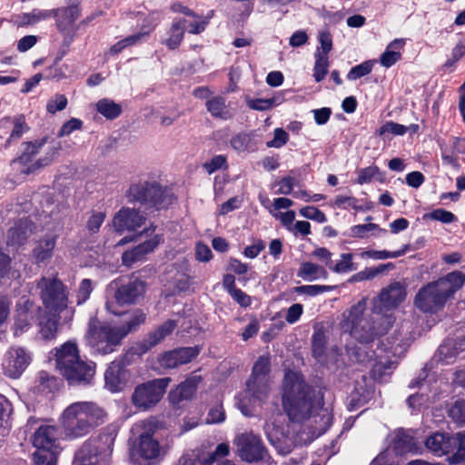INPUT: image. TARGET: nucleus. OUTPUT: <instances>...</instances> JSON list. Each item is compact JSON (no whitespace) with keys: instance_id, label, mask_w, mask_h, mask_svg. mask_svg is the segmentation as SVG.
<instances>
[{"instance_id":"69168bd1","label":"nucleus","mask_w":465,"mask_h":465,"mask_svg":"<svg viewBox=\"0 0 465 465\" xmlns=\"http://www.w3.org/2000/svg\"><path fill=\"white\" fill-rule=\"evenodd\" d=\"M289 135L282 128H276L274 130V137L273 140L267 143L268 147L280 148L286 144L288 142Z\"/></svg>"},{"instance_id":"473e14b6","label":"nucleus","mask_w":465,"mask_h":465,"mask_svg":"<svg viewBox=\"0 0 465 465\" xmlns=\"http://www.w3.org/2000/svg\"><path fill=\"white\" fill-rule=\"evenodd\" d=\"M55 242V237L51 235L45 236L37 242L33 251V255L37 263L45 262L51 259Z\"/></svg>"},{"instance_id":"4468645a","label":"nucleus","mask_w":465,"mask_h":465,"mask_svg":"<svg viewBox=\"0 0 465 465\" xmlns=\"http://www.w3.org/2000/svg\"><path fill=\"white\" fill-rule=\"evenodd\" d=\"M45 143V139L23 143L24 148L21 155L14 161V163L26 166L22 170L23 173H32L41 168L48 166L54 162L58 152V149L54 146L50 147L43 157L32 163L34 157L40 152Z\"/></svg>"},{"instance_id":"de8ad7c7","label":"nucleus","mask_w":465,"mask_h":465,"mask_svg":"<svg viewBox=\"0 0 465 465\" xmlns=\"http://www.w3.org/2000/svg\"><path fill=\"white\" fill-rule=\"evenodd\" d=\"M271 370V361L269 356H260L252 367L250 378H268Z\"/></svg>"},{"instance_id":"f03ea898","label":"nucleus","mask_w":465,"mask_h":465,"mask_svg":"<svg viewBox=\"0 0 465 465\" xmlns=\"http://www.w3.org/2000/svg\"><path fill=\"white\" fill-rule=\"evenodd\" d=\"M145 320L146 314L139 309L128 313L120 325L100 322L93 318L88 324V344L100 354L111 353L129 333L138 330Z\"/></svg>"},{"instance_id":"0e129e2a","label":"nucleus","mask_w":465,"mask_h":465,"mask_svg":"<svg viewBox=\"0 0 465 465\" xmlns=\"http://www.w3.org/2000/svg\"><path fill=\"white\" fill-rule=\"evenodd\" d=\"M226 165V157L223 155H216L213 157L210 161L205 162L203 163V168L206 172L211 174L219 169L224 167Z\"/></svg>"},{"instance_id":"f704fd0d","label":"nucleus","mask_w":465,"mask_h":465,"mask_svg":"<svg viewBox=\"0 0 465 465\" xmlns=\"http://www.w3.org/2000/svg\"><path fill=\"white\" fill-rule=\"evenodd\" d=\"M144 28L145 27H143L142 30L137 34L129 35L124 39L118 41L116 44L112 45L110 48V53L116 54L128 46H132L144 41L154 29V26L147 27L146 30Z\"/></svg>"},{"instance_id":"aec40b11","label":"nucleus","mask_w":465,"mask_h":465,"mask_svg":"<svg viewBox=\"0 0 465 465\" xmlns=\"http://www.w3.org/2000/svg\"><path fill=\"white\" fill-rule=\"evenodd\" d=\"M163 242V235L159 233L151 234L150 238L137 246L124 252L122 255V263L126 267H132L134 263L142 262L146 255Z\"/></svg>"},{"instance_id":"f3484780","label":"nucleus","mask_w":465,"mask_h":465,"mask_svg":"<svg viewBox=\"0 0 465 465\" xmlns=\"http://www.w3.org/2000/svg\"><path fill=\"white\" fill-rule=\"evenodd\" d=\"M406 297V291L400 282H393L387 288L383 289L379 297L374 301V314L377 318H384V315H391L388 313L391 310L396 308Z\"/></svg>"},{"instance_id":"bb28decb","label":"nucleus","mask_w":465,"mask_h":465,"mask_svg":"<svg viewBox=\"0 0 465 465\" xmlns=\"http://www.w3.org/2000/svg\"><path fill=\"white\" fill-rule=\"evenodd\" d=\"M81 9L78 5L54 9V17H56V25L59 30L64 31L78 19Z\"/></svg>"},{"instance_id":"338daca9","label":"nucleus","mask_w":465,"mask_h":465,"mask_svg":"<svg viewBox=\"0 0 465 465\" xmlns=\"http://www.w3.org/2000/svg\"><path fill=\"white\" fill-rule=\"evenodd\" d=\"M319 41L322 50L318 51L316 54H325V55H328L329 52L332 48V38L331 33L329 31H321L319 34Z\"/></svg>"},{"instance_id":"1a4fd4ad","label":"nucleus","mask_w":465,"mask_h":465,"mask_svg":"<svg viewBox=\"0 0 465 465\" xmlns=\"http://www.w3.org/2000/svg\"><path fill=\"white\" fill-rule=\"evenodd\" d=\"M426 447L438 456L452 453L450 463H460L465 460V432L455 435L436 432L425 441Z\"/></svg>"},{"instance_id":"72a5a7b5","label":"nucleus","mask_w":465,"mask_h":465,"mask_svg":"<svg viewBox=\"0 0 465 465\" xmlns=\"http://www.w3.org/2000/svg\"><path fill=\"white\" fill-rule=\"evenodd\" d=\"M185 29L183 26L181 19H174L167 31V36L161 42L166 45L168 49L174 50L178 48L183 42Z\"/></svg>"},{"instance_id":"09e8293b","label":"nucleus","mask_w":465,"mask_h":465,"mask_svg":"<svg viewBox=\"0 0 465 465\" xmlns=\"http://www.w3.org/2000/svg\"><path fill=\"white\" fill-rule=\"evenodd\" d=\"M395 369V362L385 360H380L372 366V376L375 380H382L386 375H390Z\"/></svg>"},{"instance_id":"680f3d73","label":"nucleus","mask_w":465,"mask_h":465,"mask_svg":"<svg viewBox=\"0 0 465 465\" xmlns=\"http://www.w3.org/2000/svg\"><path fill=\"white\" fill-rule=\"evenodd\" d=\"M28 126L25 124V117L20 115L14 119V128L10 134L8 143L10 140L19 139L25 133L28 131Z\"/></svg>"},{"instance_id":"8fccbe9b","label":"nucleus","mask_w":465,"mask_h":465,"mask_svg":"<svg viewBox=\"0 0 465 465\" xmlns=\"http://www.w3.org/2000/svg\"><path fill=\"white\" fill-rule=\"evenodd\" d=\"M374 61H366L353 66L347 74V78L350 81H355L362 76L369 74L373 67Z\"/></svg>"},{"instance_id":"37998d69","label":"nucleus","mask_w":465,"mask_h":465,"mask_svg":"<svg viewBox=\"0 0 465 465\" xmlns=\"http://www.w3.org/2000/svg\"><path fill=\"white\" fill-rule=\"evenodd\" d=\"M408 249L409 245L406 244L402 247V249L394 252L370 250L362 252L361 256L371 258L374 260L393 259L404 255Z\"/></svg>"},{"instance_id":"a211bd4d","label":"nucleus","mask_w":465,"mask_h":465,"mask_svg":"<svg viewBox=\"0 0 465 465\" xmlns=\"http://www.w3.org/2000/svg\"><path fill=\"white\" fill-rule=\"evenodd\" d=\"M110 290L114 291V298L120 305L136 303L144 294L146 284L139 279H132L125 283L120 284L114 281L109 285Z\"/></svg>"},{"instance_id":"c756f323","label":"nucleus","mask_w":465,"mask_h":465,"mask_svg":"<svg viewBox=\"0 0 465 465\" xmlns=\"http://www.w3.org/2000/svg\"><path fill=\"white\" fill-rule=\"evenodd\" d=\"M201 381L202 377L200 375H191L183 382L180 383L171 395L179 401L190 400L194 396Z\"/></svg>"},{"instance_id":"2eb2a0df","label":"nucleus","mask_w":465,"mask_h":465,"mask_svg":"<svg viewBox=\"0 0 465 465\" xmlns=\"http://www.w3.org/2000/svg\"><path fill=\"white\" fill-rule=\"evenodd\" d=\"M130 193L135 201L157 209L168 206L173 200L170 190L163 188L156 183L135 184L130 188Z\"/></svg>"},{"instance_id":"49530a36","label":"nucleus","mask_w":465,"mask_h":465,"mask_svg":"<svg viewBox=\"0 0 465 465\" xmlns=\"http://www.w3.org/2000/svg\"><path fill=\"white\" fill-rule=\"evenodd\" d=\"M315 64L313 69V76L316 82H321L324 79L328 73L329 57L325 54H315Z\"/></svg>"},{"instance_id":"c9c22d12","label":"nucleus","mask_w":465,"mask_h":465,"mask_svg":"<svg viewBox=\"0 0 465 465\" xmlns=\"http://www.w3.org/2000/svg\"><path fill=\"white\" fill-rule=\"evenodd\" d=\"M392 444L398 454L413 452L418 449L414 438L404 430L396 431Z\"/></svg>"},{"instance_id":"412c9836","label":"nucleus","mask_w":465,"mask_h":465,"mask_svg":"<svg viewBox=\"0 0 465 465\" xmlns=\"http://www.w3.org/2000/svg\"><path fill=\"white\" fill-rule=\"evenodd\" d=\"M198 354L199 350L196 347H182L160 355L158 363L164 370L174 369L192 361Z\"/></svg>"},{"instance_id":"6e6d98bb","label":"nucleus","mask_w":465,"mask_h":465,"mask_svg":"<svg viewBox=\"0 0 465 465\" xmlns=\"http://www.w3.org/2000/svg\"><path fill=\"white\" fill-rule=\"evenodd\" d=\"M300 214L307 219L323 223L327 221L326 215L314 206H305L300 210Z\"/></svg>"},{"instance_id":"c85d7f7f","label":"nucleus","mask_w":465,"mask_h":465,"mask_svg":"<svg viewBox=\"0 0 465 465\" xmlns=\"http://www.w3.org/2000/svg\"><path fill=\"white\" fill-rule=\"evenodd\" d=\"M206 109L214 118L222 120H230L233 116V112L226 104L223 96H213L207 100Z\"/></svg>"},{"instance_id":"6e6552de","label":"nucleus","mask_w":465,"mask_h":465,"mask_svg":"<svg viewBox=\"0 0 465 465\" xmlns=\"http://www.w3.org/2000/svg\"><path fill=\"white\" fill-rule=\"evenodd\" d=\"M35 465H56L59 454L58 430L52 425H43L33 435Z\"/></svg>"},{"instance_id":"603ef678","label":"nucleus","mask_w":465,"mask_h":465,"mask_svg":"<svg viewBox=\"0 0 465 465\" xmlns=\"http://www.w3.org/2000/svg\"><path fill=\"white\" fill-rule=\"evenodd\" d=\"M427 219L440 221L443 223H450L456 220V217L451 212L446 211L444 209H436L423 215V220Z\"/></svg>"},{"instance_id":"ddd939ff","label":"nucleus","mask_w":465,"mask_h":465,"mask_svg":"<svg viewBox=\"0 0 465 465\" xmlns=\"http://www.w3.org/2000/svg\"><path fill=\"white\" fill-rule=\"evenodd\" d=\"M264 432L270 443L279 453L286 455L292 452L295 443L289 431V426L284 425V416L280 411L275 412L266 420Z\"/></svg>"},{"instance_id":"864d4df0","label":"nucleus","mask_w":465,"mask_h":465,"mask_svg":"<svg viewBox=\"0 0 465 465\" xmlns=\"http://www.w3.org/2000/svg\"><path fill=\"white\" fill-rule=\"evenodd\" d=\"M334 289L331 285H302L295 288V292L300 294H306L309 296H316L325 292H330Z\"/></svg>"},{"instance_id":"e2e57ef3","label":"nucleus","mask_w":465,"mask_h":465,"mask_svg":"<svg viewBox=\"0 0 465 465\" xmlns=\"http://www.w3.org/2000/svg\"><path fill=\"white\" fill-rule=\"evenodd\" d=\"M105 219V213L102 212H94L92 213V215L89 217L86 228L91 233H96L102 223H104Z\"/></svg>"},{"instance_id":"774afa93","label":"nucleus","mask_w":465,"mask_h":465,"mask_svg":"<svg viewBox=\"0 0 465 465\" xmlns=\"http://www.w3.org/2000/svg\"><path fill=\"white\" fill-rule=\"evenodd\" d=\"M225 420V413L222 405H216L209 411L207 423H221Z\"/></svg>"},{"instance_id":"2f4dec72","label":"nucleus","mask_w":465,"mask_h":465,"mask_svg":"<svg viewBox=\"0 0 465 465\" xmlns=\"http://www.w3.org/2000/svg\"><path fill=\"white\" fill-rule=\"evenodd\" d=\"M105 386L113 392L120 391L124 386V371L119 364L112 363L104 372Z\"/></svg>"},{"instance_id":"bf43d9fd","label":"nucleus","mask_w":465,"mask_h":465,"mask_svg":"<svg viewBox=\"0 0 465 465\" xmlns=\"http://www.w3.org/2000/svg\"><path fill=\"white\" fill-rule=\"evenodd\" d=\"M408 131V127L394 122L385 123L379 130V134L383 135L385 134H391L395 135H403Z\"/></svg>"},{"instance_id":"a18cd8bd","label":"nucleus","mask_w":465,"mask_h":465,"mask_svg":"<svg viewBox=\"0 0 465 465\" xmlns=\"http://www.w3.org/2000/svg\"><path fill=\"white\" fill-rule=\"evenodd\" d=\"M351 253H341V259L335 264L331 263L330 269L336 273H345L355 271L357 266L352 262Z\"/></svg>"},{"instance_id":"e433bc0d","label":"nucleus","mask_w":465,"mask_h":465,"mask_svg":"<svg viewBox=\"0 0 465 465\" xmlns=\"http://www.w3.org/2000/svg\"><path fill=\"white\" fill-rule=\"evenodd\" d=\"M229 452V445L227 443H221L213 452H208L199 457V463H203V465H233L230 460H225L222 463L218 462L219 459L228 456Z\"/></svg>"},{"instance_id":"f8f14e48","label":"nucleus","mask_w":465,"mask_h":465,"mask_svg":"<svg viewBox=\"0 0 465 465\" xmlns=\"http://www.w3.org/2000/svg\"><path fill=\"white\" fill-rule=\"evenodd\" d=\"M171 381V378L165 377L137 385L132 395L133 404L142 411L152 409L161 401Z\"/></svg>"},{"instance_id":"393cba45","label":"nucleus","mask_w":465,"mask_h":465,"mask_svg":"<svg viewBox=\"0 0 465 465\" xmlns=\"http://www.w3.org/2000/svg\"><path fill=\"white\" fill-rule=\"evenodd\" d=\"M177 323L173 320H168L160 325L156 330L150 332L147 338L140 344V352L144 353L153 346L160 343L170 335L176 328Z\"/></svg>"},{"instance_id":"5701e85b","label":"nucleus","mask_w":465,"mask_h":465,"mask_svg":"<svg viewBox=\"0 0 465 465\" xmlns=\"http://www.w3.org/2000/svg\"><path fill=\"white\" fill-rule=\"evenodd\" d=\"M145 223V217L135 209L122 208L114 217L113 225L117 232L135 231Z\"/></svg>"},{"instance_id":"9b49d317","label":"nucleus","mask_w":465,"mask_h":465,"mask_svg":"<svg viewBox=\"0 0 465 465\" xmlns=\"http://www.w3.org/2000/svg\"><path fill=\"white\" fill-rule=\"evenodd\" d=\"M154 423L153 420H145L134 425V432H141L137 445L134 447V455L143 460H159L164 455V450L159 441L152 435V429Z\"/></svg>"},{"instance_id":"5fc2aeb1","label":"nucleus","mask_w":465,"mask_h":465,"mask_svg":"<svg viewBox=\"0 0 465 465\" xmlns=\"http://www.w3.org/2000/svg\"><path fill=\"white\" fill-rule=\"evenodd\" d=\"M67 105V98L64 94H56L46 104V110L50 114H55L64 110Z\"/></svg>"},{"instance_id":"20e7f679","label":"nucleus","mask_w":465,"mask_h":465,"mask_svg":"<svg viewBox=\"0 0 465 465\" xmlns=\"http://www.w3.org/2000/svg\"><path fill=\"white\" fill-rule=\"evenodd\" d=\"M107 413L94 401H76L63 411L61 421L65 437L76 439L90 433L104 423Z\"/></svg>"},{"instance_id":"79ce46f5","label":"nucleus","mask_w":465,"mask_h":465,"mask_svg":"<svg viewBox=\"0 0 465 465\" xmlns=\"http://www.w3.org/2000/svg\"><path fill=\"white\" fill-rule=\"evenodd\" d=\"M54 17V9L52 10H42L33 9L30 13H25L21 15L22 25H32L41 21L47 20Z\"/></svg>"},{"instance_id":"dca6fc26","label":"nucleus","mask_w":465,"mask_h":465,"mask_svg":"<svg viewBox=\"0 0 465 465\" xmlns=\"http://www.w3.org/2000/svg\"><path fill=\"white\" fill-rule=\"evenodd\" d=\"M234 443L238 448L239 456L246 462H257L267 456V450L260 436L252 432L237 435Z\"/></svg>"},{"instance_id":"cd10ccee","label":"nucleus","mask_w":465,"mask_h":465,"mask_svg":"<svg viewBox=\"0 0 465 465\" xmlns=\"http://www.w3.org/2000/svg\"><path fill=\"white\" fill-rule=\"evenodd\" d=\"M406 44L403 38H397L391 41L380 57L382 66L389 68L401 59V50Z\"/></svg>"},{"instance_id":"13d9d810","label":"nucleus","mask_w":465,"mask_h":465,"mask_svg":"<svg viewBox=\"0 0 465 465\" xmlns=\"http://www.w3.org/2000/svg\"><path fill=\"white\" fill-rule=\"evenodd\" d=\"M449 415L456 422L465 423V400L457 401L449 410Z\"/></svg>"},{"instance_id":"4c0bfd02","label":"nucleus","mask_w":465,"mask_h":465,"mask_svg":"<svg viewBox=\"0 0 465 465\" xmlns=\"http://www.w3.org/2000/svg\"><path fill=\"white\" fill-rule=\"evenodd\" d=\"M298 277L312 282L318 279H327L328 273L326 270L318 264L312 262H302L297 272Z\"/></svg>"},{"instance_id":"7ed1b4c3","label":"nucleus","mask_w":465,"mask_h":465,"mask_svg":"<svg viewBox=\"0 0 465 465\" xmlns=\"http://www.w3.org/2000/svg\"><path fill=\"white\" fill-rule=\"evenodd\" d=\"M367 299L362 298L356 304L342 313L341 327L361 342L368 343L376 337L387 332L393 323L392 315L377 318L374 308L371 315L366 316Z\"/></svg>"},{"instance_id":"4d7b16f0","label":"nucleus","mask_w":465,"mask_h":465,"mask_svg":"<svg viewBox=\"0 0 465 465\" xmlns=\"http://www.w3.org/2000/svg\"><path fill=\"white\" fill-rule=\"evenodd\" d=\"M248 106L256 111H266L278 104L275 97L268 99H254L247 102Z\"/></svg>"},{"instance_id":"9d476101","label":"nucleus","mask_w":465,"mask_h":465,"mask_svg":"<svg viewBox=\"0 0 465 465\" xmlns=\"http://www.w3.org/2000/svg\"><path fill=\"white\" fill-rule=\"evenodd\" d=\"M114 443L113 433H103L96 440L84 443L76 453L79 465H109Z\"/></svg>"},{"instance_id":"4be33fe9","label":"nucleus","mask_w":465,"mask_h":465,"mask_svg":"<svg viewBox=\"0 0 465 465\" xmlns=\"http://www.w3.org/2000/svg\"><path fill=\"white\" fill-rule=\"evenodd\" d=\"M171 10L173 13L182 14L185 16V18L181 19L183 26L184 29L186 27L188 33L192 35H199L203 33L210 22L211 16L200 15L180 3L173 4Z\"/></svg>"},{"instance_id":"58836bf2","label":"nucleus","mask_w":465,"mask_h":465,"mask_svg":"<svg viewBox=\"0 0 465 465\" xmlns=\"http://www.w3.org/2000/svg\"><path fill=\"white\" fill-rule=\"evenodd\" d=\"M247 390L253 398L263 400L269 393V378H250L247 381Z\"/></svg>"},{"instance_id":"b1692460","label":"nucleus","mask_w":465,"mask_h":465,"mask_svg":"<svg viewBox=\"0 0 465 465\" xmlns=\"http://www.w3.org/2000/svg\"><path fill=\"white\" fill-rule=\"evenodd\" d=\"M34 312L33 302L22 298L17 303L16 316L14 323V333L15 336L23 334L29 329Z\"/></svg>"},{"instance_id":"423d86ee","label":"nucleus","mask_w":465,"mask_h":465,"mask_svg":"<svg viewBox=\"0 0 465 465\" xmlns=\"http://www.w3.org/2000/svg\"><path fill=\"white\" fill-rule=\"evenodd\" d=\"M55 365L69 384L89 383L94 374V365L82 361L74 342L67 341L56 349Z\"/></svg>"},{"instance_id":"a878e982","label":"nucleus","mask_w":465,"mask_h":465,"mask_svg":"<svg viewBox=\"0 0 465 465\" xmlns=\"http://www.w3.org/2000/svg\"><path fill=\"white\" fill-rule=\"evenodd\" d=\"M33 232V223L27 219L19 220L7 233V244L19 246L24 244Z\"/></svg>"},{"instance_id":"f257e3e1","label":"nucleus","mask_w":465,"mask_h":465,"mask_svg":"<svg viewBox=\"0 0 465 465\" xmlns=\"http://www.w3.org/2000/svg\"><path fill=\"white\" fill-rule=\"evenodd\" d=\"M282 390V405L292 421L302 423L320 416L324 420V426H329L331 417L328 411L322 409V397L305 383L302 374L286 372Z\"/></svg>"},{"instance_id":"39448f33","label":"nucleus","mask_w":465,"mask_h":465,"mask_svg":"<svg viewBox=\"0 0 465 465\" xmlns=\"http://www.w3.org/2000/svg\"><path fill=\"white\" fill-rule=\"evenodd\" d=\"M465 282V274L452 272L420 288L415 296V306L423 312L436 313Z\"/></svg>"},{"instance_id":"c03bdc74","label":"nucleus","mask_w":465,"mask_h":465,"mask_svg":"<svg viewBox=\"0 0 465 465\" xmlns=\"http://www.w3.org/2000/svg\"><path fill=\"white\" fill-rule=\"evenodd\" d=\"M36 382V389L39 392H51L57 388V380L44 371L38 373Z\"/></svg>"},{"instance_id":"a19ab883","label":"nucleus","mask_w":465,"mask_h":465,"mask_svg":"<svg viewBox=\"0 0 465 465\" xmlns=\"http://www.w3.org/2000/svg\"><path fill=\"white\" fill-rule=\"evenodd\" d=\"M96 110L104 117L109 120L117 118L122 113L121 105L108 98L99 100L96 103Z\"/></svg>"},{"instance_id":"0eeeda50","label":"nucleus","mask_w":465,"mask_h":465,"mask_svg":"<svg viewBox=\"0 0 465 465\" xmlns=\"http://www.w3.org/2000/svg\"><path fill=\"white\" fill-rule=\"evenodd\" d=\"M40 297L49 313L64 314V322L72 321L74 309L68 307V296L64 285L57 279L43 277L37 282Z\"/></svg>"},{"instance_id":"052dcab7","label":"nucleus","mask_w":465,"mask_h":465,"mask_svg":"<svg viewBox=\"0 0 465 465\" xmlns=\"http://www.w3.org/2000/svg\"><path fill=\"white\" fill-rule=\"evenodd\" d=\"M93 292V282L89 279H84L77 291V304L81 305L88 300Z\"/></svg>"},{"instance_id":"6ab92c4d","label":"nucleus","mask_w":465,"mask_h":465,"mask_svg":"<svg viewBox=\"0 0 465 465\" xmlns=\"http://www.w3.org/2000/svg\"><path fill=\"white\" fill-rule=\"evenodd\" d=\"M31 360V354L25 348L11 347L3 363L6 375L15 379L20 377Z\"/></svg>"},{"instance_id":"ea45409f","label":"nucleus","mask_w":465,"mask_h":465,"mask_svg":"<svg viewBox=\"0 0 465 465\" xmlns=\"http://www.w3.org/2000/svg\"><path fill=\"white\" fill-rule=\"evenodd\" d=\"M232 147L240 153L252 152L256 149L252 133H240L231 139Z\"/></svg>"},{"instance_id":"3c124183","label":"nucleus","mask_w":465,"mask_h":465,"mask_svg":"<svg viewBox=\"0 0 465 465\" xmlns=\"http://www.w3.org/2000/svg\"><path fill=\"white\" fill-rule=\"evenodd\" d=\"M325 334L322 330L314 331L312 338V353L316 358H321L324 353L325 349Z\"/></svg>"},{"instance_id":"7c9ffc66","label":"nucleus","mask_w":465,"mask_h":465,"mask_svg":"<svg viewBox=\"0 0 465 465\" xmlns=\"http://www.w3.org/2000/svg\"><path fill=\"white\" fill-rule=\"evenodd\" d=\"M57 313L46 312L39 320V333L44 340L50 341L55 338L57 333ZM64 320V314L58 315Z\"/></svg>"}]
</instances>
